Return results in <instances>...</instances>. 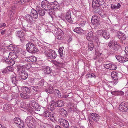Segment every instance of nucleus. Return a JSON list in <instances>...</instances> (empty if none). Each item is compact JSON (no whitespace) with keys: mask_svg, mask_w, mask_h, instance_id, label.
<instances>
[{"mask_svg":"<svg viewBox=\"0 0 128 128\" xmlns=\"http://www.w3.org/2000/svg\"><path fill=\"white\" fill-rule=\"evenodd\" d=\"M26 48L27 51L33 54L38 52L39 50L36 46L33 43L29 42L26 45Z\"/></svg>","mask_w":128,"mask_h":128,"instance_id":"1","label":"nucleus"},{"mask_svg":"<svg viewBox=\"0 0 128 128\" xmlns=\"http://www.w3.org/2000/svg\"><path fill=\"white\" fill-rule=\"evenodd\" d=\"M110 48L114 51V52L117 53L119 52V51L121 49V46L118 43L115 41H112L108 44Z\"/></svg>","mask_w":128,"mask_h":128,"instance_id":"2","label":"nucleus"},{"mask_svg":"<svg viewBox=\"0 0 128 128\" xmlns=\"http://www.w3.org/2000/svg\"><path fill=\"white\" fill-rule=\"evenodd\" d=\"M25 122L28 127L35 128L36 122L31 115L28 116L25 120Z\"/></svg>","mask_w":128,"mask_h":128,"instance_id":"3","label":"nucleus"},{"mask_svg":"<svg viewBox=\"0 0 128 128\" xmlns=\"http://www.w3.org/2000/svg\"><path fill=\"white\" fill-rule=\"evenodd\" d=\"M41 6L42 9L46 11H48L51 10L50 2L46 0H44L42 2Z\"/></svg>","mask_w":128,"mask_h":128,"instance_id":"4","label":"nucleus"},{"mask_svg":"<svg viewBox=\"0 0 128 128\" xmlns=\"http://www.w3.org/2000/svg\"><path fill=\"white\" fill-rule=\"evenodd\" d=\"M46 55L48 58L50 59H54L57 56L56 52L54 50H52L48 51Z\"/></svg>","mask_w":128,"mask_h":128,"instance_id":"5","label":"nucleus"},{"mask_svg":"<svg viewBox=\"0 0 128 128\" xmlns=\"http://www.w3.org/2000/svg\"><path fill=\"white\" fill-rule=\"evenodd\" d=\"M58 121L61 126L65 128H68L70 126L68 121L65 119L59 118L58 119Z\"/></svg>","mask_w":128,"mask_h":128,"instance_id":"6","label":"nucleus"},{"mask_svg":"<svg viewBox=\"0 0 128 128\" xmlns=\"http://www.w3.org/2000/svg\"><path fill=\"white\" fill-rule=\"evenodd\" d=\"M20 76H18L19 79L20 80H25L28 77V73L25 70H22L19 73Z\"/></svg>","mask_w":128,"mask_h":128,"instance_id":"7","label":"nucleus"},{"mask_svg":"<svg viewBox=\"0 0 128 128\" xmlns=\"http://www.w3.org/2000/svg\"><path fill=\"white\" fill-rule=\"evenodd\" d=\"M91 22L92 24L98 26L100 24V18L96 15H94L92 18Z\"/></svg>","mask_w":128,"mask_h":128,"instance_id":"8","label":"nucleus"},{"mask_svg":"<svg viewBox=\"0 0 128 128\" xmlns=\"http://www.w3.org/2000/svg\"><path fill=\"white\" fill-rule=\"evenodd\" d=\"M20 106L23 108L27 109L30 113L32 112V109L30 106L29 104H26L25 103L23 102L20 103Z\"/></svg>","mask_w":128,"mask_h":128,"instance_id":"9","label":"nucleus"},{"mask_svg":"<svg viewBox=\"0 0 128 128\" xmlns=\"http://www.w3.org/2000/svg\"><path fill=\"white\" fill-rule=\"evenodd\" d=\"M128 104L126 102H122L120 104L119 109L122 111L127 112L128 110Z\"/></svg>","mask_w":128,"mask_h":128,"instance_id":"10","label":"nucleus"},{"mask_svg":"<svg viewBox=\"0 0 128 128\" xmlns=\"http://www.w3.org/2000/svg\"><path fill=\"white\" fill-rule=\"evenodd\" d=\"M116 58L121 63H124L128 61V58L126 56H122L117 55L116 56Z\"/></svg>","mask_w":128,"mask_h":128,"instance_id":"11","label":"nucleus"},{"mask_svg":"<svg viewBox=\"0 0 128 128\" xmlns=\"http://www.w3.org/2000/svg\"><path fill=\"white\" fill-rule=\"evenodd\" d=\"M25 20L31 24L34 23L35 20H34V18L30 14H27L25 16Z\"/></svg>","mask_w":128,"mask_h":128,"instance_id":"12","label":"nucleus"},{"mask_svg":"<svg viewBox=\"0 0 128 128\" xmlns=\"http://www.w3.org/2000/svg\"><path fill=\"white\" fill-rule=\"evenodd\" d=\"M98 31L100 33V36H103L106 39H108L109 38L110 34L108 32H107L106 30H99Z\"/></svg>","mask_w":128,"mask_h":128,"instance_id":"13","label":"nucleus"},{"mask_svg":"<svg viewBox=\"0 0 128 128\" xmlns=\"http://www.w3.org/2000/svg\"><path fill=\"white\" fill-rule=\"evenodd\" d=\"M31 106L33 108H32L33 110L32 112L34 110L36 111H39L40 110V107L38 106V104L34 100H32L31 102Z\"/></svg>","mask_w":128,"mask_h":128,"instance_id":"14","label":"nucleus"},{"mask_svg":"<svg viewBox=\"0 0 128 128\" xmlns=\"http://www.w3.org/2000/svg\"><path fill=\"white\" fill-rule=\"evenodd\" d=\"M90 117L91 119L96 122L98 121L100 119V116L96 113H91L90 114Z\"/></svg>","mask_w":128,"mask_h":128,"instance_id":"15","label":"nucleus"},{"mask_svg":"<svg viewBox=\"0 0 128 128\" xmlns=\"http://www.w3.org/2000/svg\"><path fill=\"white\" fill-rule=\"evenodd\" d=\"M51 4V10H58L59 8V4L56 1H54V2H50Z\"/></svg>","mask_w":128,"mask_h":128,"instance_id":"16","label":"nucleus"},{"mask_svg":"<svg viewBox=\"0 0 128 128\" xmlns=\"http://www.w3.org/2000/svg\"><path fill=\"white\" fill-rule=\"evenodd\" d=\"M30 14L33 17L34 19L36 20L38 18V13L36 10L33 8H32Z\"/></svg>","mask_w":128,"mask_h":128,"instance_id":"17","label":"nucleus"},{"mask_svg":"<svg viewBox=\"0 0 128 128\" xmlns=\"http://www.w3.org/2000/svg\"><path fill=\"white\" fill-rule=\"evenodd\" d=\"M116 36L119 39L122 40H124L126 38L125 34L120 31L117 32Z\"/></svg>","mask_w":128,"mask_h":128,"instance_id":"18","label":"nucleus"},{"mask_svg":"<svg viewBox=\"0 0 128 128\" xmlns=\"http://www.w3.org/2000/svg\"><path fill=\"white\" fill-rule=\"evenodd\" d=\"M65 18L67 21L70 23H72V22L70 16V12H68L66 13L65 15Z\"/></svg>","mask_w":128,"mask_h":128,"instance_id":"19","label":"nucleus"},{"mask_svg":"<svg viewBox=\"0 0 128 128\" xmlns=\"http://www.w3.org/2000/svg\"><path fill=\"white\" fill-rule=\"evenodd\" d=\"M36 10L38 11V14L39 16H43L44 15L46 12L44 10L42 9L39 6H38L36 8Z\"/></svg>","mask_w":128,"mask_h":128,"instance_id":"20","label":"nucleus"},{"mask_svg":"<svg viewBox=\"0 0 128 128\" xmlns=\"http://www.w3.org/2000/svg\"><path fill=\"white\" fill-rule=\"evenodd\" d=\"M59 113L62 116L66 117L68 116V114L66 110L64 108H60L59 110Z\"/></svg>","mask_w":128,"mask_h":128,"instance_id":"21","label":"nucleus"},{"mask_svg":"<svg viewBox=\"0 0 128 128\" xmlns=\"http://www.w3.org/2000/svg\"><path fill=\"white\" fill-rule=\"evenodd\" d=\"M111 77L113 80H118L120 79L118 77V74L117 72H113L111 73Z\"/></svg>","mask_w":128,"mask_h":128,"instance_id":"22","label":"nucleus"},{"mask_svg":"<svg viewBox=\"0 0 128 128\" xmlns=\"http://www.w3.org/2000/svg\"><path fill=\"white\" fill-rule=\"evenodd\" d=\"M3 61L5 62L6 63L8 64L11 66L15 64V62L12 59L9 58H4Z\"/></svg>","mask_w":128,"mask_h":128,"instance_id":"23","label":"nucleus"},{"mask_svg":"<svg viewBox=\"0 0 128 128\" xmlns=\"http://www.w3.org/2000/svg\"><path fill=\"white\" fill-rule=\"evenodd\" d=\"M44 72L45 74H49L52 72V70L50 67L45 66L44 67Z\"/></svg>","mask_w":128,"mask_h":128,"instance_id":"24","label":"nucleus"},{"mask_svg":"<svg viewBox=\"0 0 128 128\" xmlns=\"http://www.w3.org/2000/svg\"><path fill=\"white\" fill-rule=\"evenodd\" d=\"M74 31L78 34H82V33L84 34L85 31L82 29H81L79 27H77L75 28L74 30Z\"/></svg>","mask_w":128,"mask_h":128,"instance_id":"25","label":"nucleus"},{"mask_svg":"<svg viewBox=\"0 0 128 128\" xmlns=\"http://www.w3.org/2000/svg\"><path fill=\"white\" fill-rule=\"evenodd\" d=\"M55 105V106L61 107L64 105L63 102L62 100H58L52 103V105Z\"/></svg>","mask_w":128,"mask_h":128,"instance_id":"26","label":"nucleus"},{"mask_svg":"<svg viewBox=\"0 0 128 128\" xmlns=\"http://www.w3.org/2000/svg\"><path fill=\"white\" fill-rule=\"evenodd\" d=\"M110 8L113 10H117L120 9L121 7V5L119 3H117L116 4H111Z\"/></svg>","mask_w":128,"mask_h":128,"instance_id":"27","label":"nucleus"},{"mask_svg":"<svg viewBox=\"0 0 128 128\" xmlns=\"http://www.w3.org/2000/svg\"><path fill=\"white\" fill-rule=\"evenodd\" d=\"M42 112V115L43 116L46 117H50V112L48 110L44 109L43 110Z\"/></svg>","mask_w":128,"mask_h":128,"instance_id":"28","label":"nucleus"},{"mask_svg":"<svg viewBox=\"0 0 128 128\" xmlns=\"http://www.w3.org/2000/svg\"><path fill=\"white\" fill-rule=\"evenodd\" d=\"M94 48V46L92 42V41H90L88 42V50L89 51H91Z\"/></svg>","mask_w":128,"mask_h":128,"instance_id":"29","label":"nucleus"},{"mask_svg":"<svg viewBox=\"0 0 128 128\" xmlns=\"http://www.w3.org/2000/svg\"><path fill=\"white\" fill-rule=\"evenodd\" d=\"M100 6H92L93 11L94 13H98L100 10Z\"/></svg>","mask_w":128,"mask_h":128,"instance_id":"30","label":"nucleus"},{"mask_svg":"<svg viewBox=\"0 0 128 128\" xmlns=\"http://www.w3.org/2000/svg\"><path fill=\"white\" fill-rule=\"evenodd\" d=\"M93 37V32L90 31L88 32L86 36L87 39L89 41H91L90 39Z\"/></svg>","mask_w":128,"mask_h":128,"instance_id":"31","label":"nucleus"},{"mask_svg":"<svg viewBox=\"0 0 128 128\" xmlns=\"http://www.w3.org/2000/svg\"><path fill=\"white\" fill-rule=\"evenodd\" d=\"M21 89L23 90L24 92H26L27 93L29 94L30 92V89L28 87L22 86L21 87Z\"/></svg>","mask_w":128,"mask_h":128,"instance_id":"32","label":"nucleus"},{"mask_svg":"<svg viewBox=\"0 0 128 128\" xmlns=\"http://www.w3.org/2000/svg\"><path fill=\"white\" fill-rule=\"evenodd\" d=\"M10 105L8 104H6L4 106L3 109L6 112H8L10 109Z\"/></svg>","mask_w":128,"mask_h":128,"instance_id":"33","label":"nucleus"},{"mask_svg":"<svg viewBox=\"0 0 128 128\" xmlns=\"http://www.w3.org/2000/svg\"><path fill=\"white\" fill-rule=\"evenodd\" d=\"M16 125L20 128H24V122L22 120L19 122L18 124H17Z\"/></svg>","mask_w":128,"mask_h":128,"instance_id":"34","label":"nucleus"},{"mask_svg":"<svg viewBox=\"0 0 128 128\" xmlns=\"http://www.w3.org/2000/svg\"><path fill=\"white\" fill-rule=\"evenodd\" d=\"M13 49L15 51V53H20L22 50V49L21 48L18 47L17 46L14 47Z\"/></svg>","mask_w":128,"mask_h":128,"instance_id":"35","label":"nucleus"},{"mask_svg":"<svg viewBox=\"0 0 128 128\" xmlns=\"http://www.w3.org/2000/svg\"><path fill=\"white\" fill-rule=\"evenodd\" d=\"M21 97L23 98L27 99L29 98L28 96L26 93L22 92L20 93Z\"/></svg>","mask_w":128,"mask_h":128,"instance_id":"36","label":"nucleus"},{"mask_svg":"<svg viewBox=\"0 0 128 128\" xmlns=\"http://www.w3.org/2000/svg\"><path fill=\"white\" fill-rule=\"evenodd\" d=\"M100 5L98 0H92V6H100Z\"/></svg>","mask_w":128,"mask_h":128,"instance_id":"37","label":"nucleus"},{"mask_svg":"<svg viewBox=\"0 0 128 128\" xmlns=\"http://www.w3.org/2000/svg\"><path fill=\"white\" fill-rule=\"evenodd\" d=\"M23 69L28 70L31 67V66L29 64H26L22 66Z\"/></svg>","mask_w":128,"mask_h":128,"instance_id":"38","label":"nucleus"},{"mask_svg":"<svg viewBox=\"0 0 128 128\" xmlns=\"http://www.w3.org/2000/svg\"><path fill=\"white\" fill-rule=\"evenodd\" d=\"M29 62H35L37 61L36 58L34 56H30Z\"/></svg>","mask_w":128,"mask_h":128,"instance_id":"39","label":"nucleus"},{"mask_svg":"<svg viewBox=\"0 0 128 128\" xmlns=\"http://www.w3.org/2000/svg\"><path fill=\"white\" fill-rule=\"evenodd\" d=\"M50 116L49 117L50 118H52L54 120H55V118H56V117L57 115L56 114L52 112H50Z\"/></svg>","mask_w":128,"mask_h":128,"instance_id":"40","label":"nucleus"},{"mask_svg":"<svg viewBox=\"0 0 128 128\" xmlns=\"http://www.w3.org/2000/svg\"><path fill=\"white\" fill-rule=\"evenodd\" d=\"M57 38L58 40L62 41L64 40V36H62L60 34H59L57 36Z\"/></svg>","mask_w":128,"mask_h":128,"instance_id":"41","label":"nucleus"},{"mask_svg":"<svg viewBox=\"0 0 128 128\" xmlns=\"http://www.w3.org/2000/svg\"><path fill=\"white\" fill-rule=\"evenodd\" d=\"M18 54L16 53L13 52L12 56V59L13 60H15L18 58Z\"/></svg>","mask_w":128,"mask_h":128,"instance_id":"42","label":"nucleus"},{"mask_svg":"<svg viewBox=\"0 0 128 128\" xmlns=\"http://www.w3.org/2000/svg\"><path fill=\"white\" fill-rule=\"evenodd\" d=\"M46 91L48 92L50 94H52L54 93V89H53L52 87H50L46 90Z\"/></svg>","mask_w":128,"mask_h":128,"instance_id":"43","label":"nucleus"},{"mask_svg":"<svg viewBox=\"0 0 128 128\" xmlns=\"http://www.w3.org/2000/svg\"><path fill=\"white\" fill-rule=\"evenodd\" d=\"M64 48L63 46H62V47H60L59 48L58 52L60 56H62L63 49Z\"/></svg>","mask_w":128,"mask_h":128,"instance_id":"44","label":"nucleus"},{"mask_svg":"<svg viewBox=\"0 0 128 128\" xmlns=\"http://www.w3.org/2000/svg\"><path fill=\"white\" fill-rule=\"evenodd\" d=\"M22 25L23 27L22 30L24 31L26 30H27V29H28V28H27L28 24H27V23H24L22 24Z\"/></svg>","mask_w":128,"mask_h":128,"instance_id":"45","label":"nucleus"},{"mask_svg":"<svg viewBox=\"0 0 128 128\" xmlns=\"http://www.w3.org/2000/svg\"><path fill=\"white\" fill-rule=\"evenodd\" d=\"M21 120L19 118L17 117H15L14 120V122L16 124H18L19 122L21 121Z\"/></svg>","mask_w":128,"mask_h":128,"instance_id":"46","label":"nucleus"},{"mask_svg":"<svg viewBox=\"0 0 128 128\" xmlns=\"http://www.w3.org/2000/svg\"><path fill=\"white\" fill-rule=\"evenodd\" d=\"M110 70H116V66L114 64H111L110 66Z\"/></svg>","mask_w":128,"mask_h":128,"instance_id":"47","label":"nucleus"},{"mask_svg":"<svg viewBox=\"0 0 128 128\" xmlns=\"http://www.w3.org/2000/svg\"><path fill=\"white\" fill-rule=\"evenodd\" d=\"M111 64H103L104 67L107 69L110 70Z\"/></svg>","mask_w":128,"mask_h":128,"instance_id":"48","label":"nucleus"},{"mask_svg":"<svg viewBox=\"0 0 128 128\" xmlns=\"http://www.w3.org/2000/svg\"><path fill=\"white\" fill-rule=\"evenodd\" d=\"M87 77L88 78H96V76L94 74L90 73L87 75Z\"/></svg>","mask_w":128,"mask_h":128,"instance_id":"49","label":"nucleus"},{"mask_svg":"<svg viewBox=\"0 0 128 128\" xmlns=\"http://www.w3.org/2000/svg\"><path fill=\"white\" fill-rule=\"evenodd\" d=\"M98 13L102 17L104 18L105 16L104 12L103 10H100Z\"/></svg>","mask_w":128,"mask_h":128,"instance_id":"50","label":"nucleus"},{"mask_svg":"<svg viewBox=\"0 0 128 128\" xmlns=\"http://www.w3.org/2000/svg\"><path fill=\"white\" fill-rule=\"evenodd\" d=\"M13 99L16 98L17 97L18 94H17L15 92H12L11 94H10Z\"/></svg>","mask_w":128,"mask_h":128,"instance_id":"51","label":"nucleus"},{"mask_svg":"<svg viewBox=\"0 0 128 128\" xmlns=\"http://www.w3.org/2000/svg\"><path fill=\"white\" fill-rule=\"evenodd\" d=\"M94 42L96 43L97 44H98V42H99L98 36H95L94 37Z\"/></svg>","mask_w":128,"mask_h":128,"instance_id":"52","label":"nucleus"},{"mask_svg":"<svg viewBox=\"0 0 128 128\" xmlns=\"http://www.w3.org/2000/svg\"><path fill=\"white\" fill-rule=\"evenodd\" d=\"M16 75L15 73L13 74L11 76L12 80H17L16 78Z\"/></svg>","mask_w":128,"mask_h":128,"instance_id":"53","label":"nucleus"},{"mask_svg":"<svg viewBox=\"0 0 128 128\" xmlns=\"http://www.w3.org/2000/svg\"><path fill=\"white\" fill-rule=\"evenodd\" d=\"M20 54L24 56H27V53L26 51L22 50Z\"/></svg>","mask_w":128,"mask_h":128,"instance_id":"54","label":"nucleus"},{"mask_svg":"<svg viewBox=\"0 0 128 128\" xmlns=\"http://www.w3.org/2000/svg\"><path fill=\"white\" fill-rule=\"evenodd\" d=\"M16 32L18 35V36H20V35L23 36L24 35V33L22 30L17 31Z\"/></svg>","mask_w":128,"mask_h":128,"instance_id":"55","label":"nucleus"},{"mask_svg":"<svg viewBox=\"0 0 128 128\" xmlns=\"http://www.w3.org/2000/svg\"><path fill=\"white\" fill-rule=\"evenodd\" d=\"M17 72H19V73L20 71L23 70H22L23 69L22 66H18L17 67Z\"/></svg>","mask_w":128,"mask_h":128,"instance_id":"56","label":"nucleus"},{"mask_svg":"<svg viewBox=\"0 0 128 128\" xmlns=\"http://www.w3.org/2000/svg\"><path fill=\"white\" fill-rule=\"evenodd\" d=\"M31 88L36 92H37L38 91V86H31Z\"/></svg>","mask_w":128,"mask_h":128,"instance_id":"57","label":"nucleus"},{"mask_svg":"<svg viewBox=\"0 0 128 128\" xmlns=\"http://www.w3.org/2000/svg\"><path fill=\"white\" fill-rule=\"evenodd\" d=\"M6 98L9 101H10L13 99V98H12L11 96V95L10 94H9L8 96H7V97H6Z\"/></svg>","mask_w":128,"mask_h":128,"instance_id":"58","label":"nucleus"},{"mask_svg":"<svg viewBox=\"0 0 128 128\" xmlns=\"http://www.w3.org/2000/svg\"><path fill=\"white\" fill-rule=\"evenodd\" d=\"M111 93L112 95L116 96L118 95V91L115 90L114 91L111 92Z\"/></svg>","mask_w":128,"mask_h":128,"instance_id":"59","label":"nucleus"},{"mask_svg":"<svg viewBox=\"0 0 128 128\" xmlns=\"http://www.w3.org/2000/svg\"><path fill=\"white\" fill-rule=\"evenodd\" d=\"M58 31L60 32L59 34H60L61 35H62V36H64V33L62 30L60 28H58Z\"/></svg>","mask_w":128,"mask_h":128,"instance_id":"60","label":"nucleus"},{"mask_svg":"<svg viewBox=\"0 0 128 128\" xmlns=\"http://www.w3.org/2000/svg\"><path fill=\"white\" fill-rule=\"evenodd\" d=\"M12 68L11 66H7L6 67V69L7 70L8 72L12 71Z\"/></svg>","mask_w":128,"mask_h":128,"instance_id":"61","label":"nucleus"},{"mask_svg":"<svg viewBox=\"0 0 128 128\" xmlns=\"http://www.w3.org/2000/svg\"><path fill=\"white\" fill-rule=\"evenodd\" d=\"M99 3L100 4V5H101L104 4V0H98Z\"/></svg>","mask_w":128,"mask_h":128,"instance_id":"62","label":"nucleus"},{"mask_svg":"<svg viewBox=\"0 0 128 128\" xmlns=\"http://www.w3.org/2000/svg\"><path fill=\"white\" fill-rule=\"evenodd\" d=\"M118 82L117 80H112L110 82L113 85H116Z\"/></svg>","mask_w":128,"mask_h":128,"instance_id":"63","label":"nucleus"},{"mask_svg":"<svg viewBox=\"0 0 128 128\" xmlns=\"http://www.w3.org/2000/svg\"><path fill=\"white\" fill-rule=\"evenodd\" d=\"M124 52L126 54H127V55L128 57V46H127L125 48Z\"/></svg>","mask_w":128,"mask_h":128,"instance_id":"64","label":"nucleus"}]
</instances>
